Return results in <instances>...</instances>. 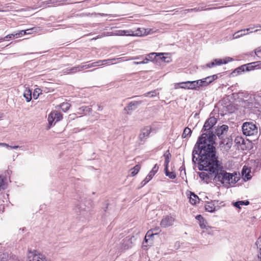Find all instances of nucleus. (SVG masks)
<instances>
[{
  "instance_id": "de8ad7c7",
  "label": "nucleus",
  "mask_w": 261,
  "mask_h": 261,
  "mask_svg": "<svg viewBox=\"0 0 261 261\" xmlns=\"http://www.w3.org/2000/svg\"><path fill=\"white\" fill-rule=\"evenodd\" d=\"M151 179H149L148 178V176H147L146 178L142 181L141 184L142 186H144L145 185L147 182H148Z\"/></svg>"
},
{
  "instance_id": "2f4dec72",
  "label": "nucleus",
  "mask_w": 261,
  "mask_h": 261,
  "mask_svg": "<svg viewBox=\"0 0 261 261\" xmlns=\"http://www.w3.org/2000/svg\"><path fill=\"white\" fill-rule=\"evenodd\" d=\"M140 166L139 165H136L133 168L131 169V175L134 176L136 175L140 169Z\"/></svg>"
},
{
  "instance_id": "f8f14e48",
  "label": "nucleus",
  "mask_w": 261,
  "mask_h": 261,
  "mask_svg": "<svg viewBox=\"0 0 261 261\" xmlns=\"http://www.w3.org/2000/svg\"><path fill=\"white\" fill-rule=\"evenodd\" d=\"M228 129V127L226 125H222L220 127L216 130V134L220 138H223V135L226 133Z\"/></svg>"
},
{
  "instance_id": "9d476101",
  "label": "nucleus",
  "mask_w": 261,
  "mask_h": 261,
  "mask_svg": "<svg viewBox=\"0 0 261 261\" xmlns=\"http://www.w3.org/2000/svg\"><path fill=\"white\" fill-rule=\"evenodd\" d=\"M217 122V120L214 117H210L205 122L202 131L205 132L210 130Z\"/></svg>"
},
{
  "instance_id": "49530a36",
  "label": "nucleus",
  "mask_w": 261,
  "mask_h": 261,
  "mask_svg": "<svg viewBox=\"0 0 261 261\" xmlns=\"http://www.w3.org/2000/svg\"><path fill=\"white\" fill-rule=\"evenodd\" d=\"M255 55L259 58H261V46L255 50Z\"/></svg>"
},
{
  "instance_id": "5fc2aeb1",
  "label": "nucleus",
  "mask_w": 261,
  "mask_h": 261,
  "mask_svg": "<svg viewBox=\"0 0 261 261\" xmlns=\"http://www.w3.org/2000/svg\"><path fill=\"white\" fill-rule=\"evenodd\" d=\"M0 145L4 147H10V145L9 144L5 143H0Z\"/></svg>"
},
{
  "instance_id": "39448f33",
  "label": "nucleus",
  "mask_w": 261,
  "mask_h": 261,
  "mask_svg": "<svg viewBox=\"0 0 261 261\" xmlns=\"http://www.w3.org/2000/svg\"><path fill=\"white\" fill-rule=\"evenodd\" d=\"M260 62V61H257L243 65L237 68L236 70L238 72H241L245 71H249L255 68H259Z\"/></svg>"
},
{
  "instance_id": "37998d69",
  "label": "nucleus",
  "mask_w": 261,
  "mask_h": 261,
  "mask_svg": "<svg viewBox=\"0 0 261 261\" xmlns=\"http://www.w3.org/2000/svg\"><path fill=\"white\" fill-rule=\"evenodd\" d=\"M156 56H158L156 53H152L147 55L145 57H147L148 58L150 59V61H151L154 59Z\"/></svg>"
},
{
  "instance_id": "69168bd1",
  "label": "nucleus",
  "mask_w": 261,
  "mask_h": 261,
  "mask_svg": "<svg viewBox=\"0 0 261 261\" xmlns=\"http://www.w3.org/2000/svg\"><path fill=\"white\" fill-rule=\"evenodd\" d=\"M108 204H107L106 207L104 209L105 211H106L107 208H108Z\"/></svg>"
},
{
  "instance_id": "f704fd0d",
  "label": "nucleus",
  "mask_w": 261,
  "mask_h": 261,
  "mask_svg": "<svg viewBox=\"0 0 261 261\" xmlns=\"http://www.w3.org/2000/svg\"><path fill=\"white\" fill-rule=\"evenodd\" d=\"M231 144V142L228 141L225 144L222 146L221 147L223 151H227L230 148Z\"/></svg>"
},
{
  "instance_id": "20e7f679",
  "label": "nucleus",
  "mask_w": 261,
  "mask_h": 261,
  "mask_svg": "<svg viewBox=\"0 0 261 261\" xmlns=\"http://www.w3.org/2000/svg\"><path fill=\"white\" fill-rule=\"evenodd\" d=\"M28 257L30 261H51L36 250H29Z\"/></svg>"
},
{
  "instance_id": "aec40b11",
  "label": "nucleus",
  "mask_w": 261,
  "mask_h": 261,
  "mask_svg": "<svg viewBox=\"0 0 261 261\" xmlns=\"http://www.w3.org/2000/svg\"><path fill=\"white\" fill-rule=\"evenodd\" d=\"M23 96L27 102H29L32 99V91L30 89H26L23 92Z\"/></svg>"
},
{
  "instance_id": "a18cd8bd",
  "label": "nucleus",
  "mask_w": 261,
  "mask_h": 261,
  "mask_svg": "<svg viewBox=\"0 0 261 261\" xmlns=\"http://www.w3.org/2000/svg\"><path fill=\"white\" fill-rule=\"evenodd\" d=\"M40 89H36L35 90L33 94V96L35 99H37L40 94Z\"/></svg>"
},
{
  "instance_id": "0e129e2a",
  "label": "nucleus",
  "mask_w": 261,
  "mask_h": 261,
  "mask_svg": "<svg viewBox=\"0 0 261 261\" xmlns=\"http://www.w3.org/2000/svg\"><path fill=\"white\" fill-rule=\"evenodd\" d=\"M4 38H0V42L4 41Z\"/></svg>"
},
{
  "instance_id": "1a4fd4ad",
  "label": "nucleus",
  "mask_w": 261,
  "mask_h": 261,
  "mask_svg": "<svg viewBox=\"0 0 261 261\" xmlns=\"http://www.w3.org/2000/svg\"><path fill=\"white\" fill-rule=\"evenodd\" d=\"M151 131V128L150 126H147L143 128L140 132L139 136V139L142 142H144L146 139L149 137V134Z\"/></svg>"
},
{
  "instance_id": "864d4df0",
  "label": "nucleus",
  "mask_w": 261,
  "mask_h": 261,
  "mask_svg": "<svg viewBox=\"0 0 261 261\" xmlns=\"http://www.w3.org/2000/svg\"><path fill=\"white\" fill-rule=\"evenodd\" d=\"M242 140V141H243V140H242V138L241 137H237V138H236L235 139V142L238 143H240V141Z\"/></svg>"
},
{
  "instance_id": "b1692460",
  "label": "nucleus",
  "mask_w": 261,
  "mask_h": 261,
  "mask_svg": "<svg viewBox=\"0 0 261 261\" xmlns=\"http://www.w3.org/2000/svg\"><path fill=\"white\" fill-rule=\"evenodd\" d=\"M101 66V64H100V62H98V61L97 62H93V63H92L90 64L84 65H83V69H88L89 68H91V67H95V66Z\"/></svg>"
},
{
  "instance_id": "0eeeda50",
  "label": "nucleus",
  "mask_w": 261,
  "mask_h": 261,
  "mask_svg": "<svg viewBox=\"0 0 261 261\" xmlns=\"http://www.w3.org/2000/svg\"><path fill=\"white\" fill-rule=\"evenodd\" d=\"M174 221L175 218L171 216H166L162 219L160 225L163 228L169 227L173 225Z\"/></svg>"
},
{
  "instance_id": "412c9836",
  "label": "nucleus",
  "mask_w": 261,
  "mask_h": 261,
  "mask_svg": "<svg viewBox=\"0 0 261 261\" xmlns=\"http://www.w3.org/2000/svg\"><path fill=\"white\" fill-rule=\"evenodd\" d=\"M62 2V0H48L43 2V4L44 6L48 5H60Z\"/></svg>"
},
{
  "instance_id": "58836bf2",
  "label": "nucleus",
  "mask_w": 261,
  "mask_h": 261,
  "mask_svg": "<svg viewBox=\"0 0 261 261\" xmlns=\"http://www.w3.org/2000/svg\"><path fill=\"white\" fill-rule=\"evenodd\" d=\"M143 59L141 62H144V64H146L149 61H150V59L148 58L147 57H145L144 58L143 56H139L136 57L134 58V59L135 60H139V59Z\"/></svg>"
},
{
  "instance_id": "f3484780",
  "label": "nucleus",
  "mask_w": 261,
  "mask_h": 261,
  "mask_svg": "<svg viewBox=\"0 0 261 261\" xmlns=\"http://www.w3.org/2000/svg\"><path fill=\"white\" fill-rule=\"evenodd\" d=\"M164 156L165 157V170H167V167L170 162V159L171 157V154H170L169 150H168L166 151V152L164 154Z\"/></svg>"
},
{
  "instance_id": "338daca9",
  "label": "nucleus",
  "mask_w": 261,
  "mask_h": 261,
  "mask_svg": "<svg viewBox=\"0 0 261 261\" xmlns=\"http://www.w3.org/2000/svg\"><path fill=\"white\" fill-rule=\"evenodd\" d=\"M242 34H249V33H248V32H247V33H245V32H242Z\"/></svg>"
},
{
  "instance_id": "72a5a7b5",
  "label": "nucleus",
  "mask_w": 261,
  "mask_h": 261,
  "mask_svg": "<svg viewBox=\"0 0 261 261\" xmlns=\"http://www.w3.org/2000/svg\"><path fill=\"white\" fill-rule=\"evenodd\" d=\"M115 59H107V60H99L98 62H100L101 65H109V64H113L112 61H115Z\"/></svg>"
},
{
  "instance_id": "09e8293b",
  "label": "nucleus",
  "mask_w": 261,
  "mask_h": 261,
  "mask_svg": "<svg viewBox=\"0 0 261 261\" xmlns=\"http://www.w3.org/2000/svg\"><path fill=\"white\" fill-rule=\"evenodd\" d=\"M14 37H15V35H14V34H9L8 35L6 36L3 38H4V40H5L6 39H8H8H13Z\"/></svg>"
},
{
  "instance_id": "79ce46f5",
  "label": "nucleus",
  "mask_w": 261,
  "mask_h": 261,
  "mask_svg": "<svg viewBox=\"0 0 261 261\" xmlns=\"http://www.w3.org/2000/svg\"><path fill=\"white\" fill-rule=\"evenodd\" d=\"M202 10H203V9L200 8V7H198V8H195L193 9H186L184 11H185V13H186L187 12H193V11L197 12V11H200Z\"/></svg>"
},
{
  "instance_id": "8fccbe9b",
  "label": "nucleus",
  "mask_w": 261,
  "mask_h": 261,
  "mask_svg": "<svg viewBox=\"0 0 261 261\" xmlns=\"http://www.w3.org/2000/svg\"><path fill=\"white\" fill-rule=\"evenodd\" d=\"M164 53H160V54H159V56H162L163 57H161V58L162 60H163L165 62H169V61H168H168H166V58H165V57H164V56H164Z\"/></svg>"
},
{
  "instance_id": "680f3d73",
  "label": "nucleus",
  "mask_w": 261,
  "mask_h": 261,
  "mask_svg": "<svg viewBox=\"0 0 261 261\" xmlns=\"http://www.w3.org/2000/svg\"><path fill=\"white\" fill-rule=\"evenodd\" d=\"M3 117V114L2 113H0V119Z\"/></svg>"
},
{
  "instance_id": "4d7b16f0",
  "label": "nucleus",
  "mask_w": 261,
  "mask_h": 261,
  "mask_svg": "<svg viewBox=\"0 0 261 261\" xmlns=\"http://www.w3.org/2000/svg\"><path fill=\"white\" fill-rule=\"evenodd\" d=\"M134 64H135V65L144 64V62H141V61L134 62Z\"/></svg>"
},
{
  "instance_id": "2eb2a0df",
  "label": "nucleus",
  "mask_w": 261,
  "mask_h": 261,
  "mask_svg": "<svg viewBox=\"0 0 261 261\" xmlns=\"http://www.w3.org/2000/svg\"><path fill=\"white\" fill-rule=\"evenodd\" d=\"M141 103V101H134L129 102L128 106L125 108V110L132 111L137 108V107Z\"/></svg>"
},
{
  "instance_id": "c03bdc74",
  "label": "nucleus",
  "mask_w": 261,
  "mask_h": 261,
  "mask_svg": "<svg viewBox=\"0 0 261 261\" xmlns=\"http://www.w3.org/2000/svg\"><path fill=\"white\" fill-rule=\"evenodd\" d=\"M25 34H26V31L22 30V31H19L18 33L14 34V35H15V38H17L19 37L20 36H22Z\"/></svg>"
},
{
  "instance_id": "bf43d9fd",
  "label": "nucleus",
  "mask_w": 261,
  "mask_h": 261,
  "mask_svg": "<svg viewBox=\"0 0 261 261\" xmlns=\"http://www.w3.org/2000/svg\"><path fill=\"white\" fill-rule=\"evenodd\" d=\"M154 231H155V232H160V228L158 227V228H155L154 230H153Z\"/></svg>"
},
{
  "instance_id": "4468645a",
  "label": "nucleus",
  "mask_w": 261,
  "mask_h": 261,
  "mask_svg": "<svg viewBox=\"0 0 261 261\" xmlns=\"http://www.w3.org/2000/svg\"><path fill=\"white\" fill-rule=\"evenodd\" d=\"M196 219L199 221V225L203 230L207 226L206 221L201 215H197Z\"/></svg>"
},
{
  "instance_id": "6e6d98bb",
  "label": "nucleus",
  "mask_w": 261,
  "mask_h": 261,
  "mask_svg": "<svg viewBox=\"0 0 261 261\" xmlns=\"http://www.w3.org/2000/svg\"><path fill=\"white\" fill-rule=\"evenodd\" d=\"M34 29H35V28H33L32 29H28V30H25L26 31V34H32L31 31L33 30H34Z\"/></svg>"
},
{
  "instance_id": "5701e85b",
  "label": "nucleus",
  "mask_w": 261,
  "mask_h": 261,
  "mask_svg": "<svg viewBox=\"0 0 261 261\" xmlns=\"http://www.w3.org/2000/svg\"><path fill=\"white\" fill-rule=\"evenodd\" d=\"M215 231V228L207 226L202 231V233H207L209 235H213Z\"/></svg>"
},
{
  "instance_id": "bb28decb",
  "label": "nucleus",
  "mask_w": 261,
  "mask_h": 261,
  "mask_svg": "<svg viewBox=\"0 0 261 261\" xmlns=\"http://www.w3.org/2000/svg\"><path fill=\"white\" fill-rule=\"evenodd\" d=\"M83 70V65H79L77 66L73 67L72 68H70L69 70H70V73H75L78 71H80Z\"/></svg>"
},
{
  "instance_id": "a211bd4d",
  "label": "nucleus",
  "mask_w": 261,
  "mask_h": 261,
  "mask_svg": "<svg viewBox=\"0 0 261 261\" xmlns=\"http://www.w3.org/2000/svg\"><path fill=\"white\" fill-rule=\"evenodd\" d=\"M242 174L245 180H248L251 178V176L249 174V170L247 168L245 169V167L242 169Z\"/></svg>"
},
{
  "instance_id": "423d86ee",
  "label": "nucleus",
  "mask_w": 261,
  "mask_h": 261,
  "mask_svg": "<svg viewBox=\"0 0 261 261\" xmlns=\"http://www.w3.org/2000/svg\"><path fill=\"white\" fill-rule=\"evenodd\" d=\"M232 61V59L230 57H226L224 59H216L214 60L211 63H208L206 64V66L208 68H212L215 66H220L222 64H225Z\"/></svg>"
},
{
  "instance_id": "7c9ffc66",
  "label": "nucleus",
  "mask_w": 261,
  "mask_h": 261,
  "mask_svg": "<svg viewBox=\"0 0 261 261\" xmlns=\"http://www.w3.org/2000/svg\"><path fill=\"white\" fill-rule=\"evenodd\" d=\"M198 83V88L200 87H205L208 85L207 82L205 80V78L202 79L201 80H197Z\"/></svg>"
},
{
  "instance_id": "052dcab7",
  "label": "nucleus",
  "mask_w": 261,
  "mask_h": 261,
  "mask_svg": "<svg viewBox=\"0 0 261 261\" xmlns=\"http://www.w3.org/2000/svg\"><path fill=\"white\" fill-rule=\"evenodd\" d=\"M123 241L124 242H129V239H124Z\"/></svg>"
},
{
  "instance_id": "393cba45",
  "label": "nucleus",
  "mask_w": 261,
  "mask_h": 261,
  "mask_svg": "<svg viewBox=\"0 0 261 261\" xmlns=\"http://www.w3.org/2000/svg\"><path fill=\"white\" fill-rule=\"evenodd\" d=\"M249 204V202L247 200L246 201H239L234 203L233 205L236 207L239 208H241V206L242 205H247Z\"/></svg>"
},
{
  "instance_id": "6e6552de",
  "label": "nucleus",
  "mask_w": 261,
  "mask_h": 261,
  "mask_svg": "<svg viewBox=\"0 0 261 261\" xmlns=\"http://www.w3.org/2000/svg\"><path fill=\"white\" fill-rule=\"evenodd\" d=\"M197 84L198 83L197 80L194 81H187L185 82H182L180 83V84L181 85L180 86V88L182 89L195 90L198 88Z\"/></svg>"
},
{
  "instance_id": "ddd939ff",
  "label": "nucleus",
  "mask_w": 261,
  "mask_h": 261,
  "mask_svg": "<svg viewBox=\"0 0 261 261\" xmlns=\"http://www.w3.org/2000/svg\"><path fill=\"white\" fill-rule=\"evenodd\" d=\"M255 245L257 247V257L256 261L261 260V237H259L256 241Z\"/></svg>"
},
{
  "instance_id": "13d9d810",
  "label": "nucleus",
  "mask_w": 261,
  "mask_h": 261,
  "mask_svg": "<svg viewBox=\"0 0 261 261\" xmlns=\"http://www.w3.org/2000/svg\"><path fill=\"white\" fill-rule=\"evenodd\" d=\"M103 109V107L100 105H98V109H97V110L98 111H102Z\"/></svg>"
},
{
  "instance_id": "4be33fe9",
  "label": "nucleus",
  "mask_w": 261,
  "mask_h": 261,
  "mask_svg": "<svg viewBox=\"0 0 261 261\" xmlns=\"http://www.w3.org/2000/svg\"><path fill=\"white\" fill-rule=\"evenodd\" d=\"M189 199L190 202L193 205L195 204L199 200L198 196L192 192H191Z\"/></svg>"
},
{
  "instance_id": "a878e982",
  "label": "nucleus",
  "mask_w": 261,
  "mask_h": 261,
  "mask_svg": "<svg viewBox=\"0 0 261 261\" xmlns=\"http://www.w3.org/2000/svg\"><path fill=\"white\" fill-rule=\"evenodd\" d=\"M54 116H55V115H54V113H50V114L48 115V126L47 129H49L51 127V126H52L53 123L54 122V121H56V119L54 118Z\"/></svg>"
},
{
  "instance_id": "4c0bfd02",
  "label": "nucleus",
  "mask_w": 261,
  "mask_h": 261,
  "mask_svg": "<svg viewBox=\"0 0 261 261\" xmlns=\"http://www.w3.org/2000/svg\"><path fill=\"white\" fill-rule=\"evenodd\" d=\"M156 95V90H153L150 92H147L143 94V96L145 97H153L155 96Z\"/></svg>"
},
{
  "instance_id": "c756f323",
  "label": "nucleus",
  "mask_w": 261,
  "mask_h": 261,
  "mask_svg": "<svg viewBox=\"0 0 261 261\" xmlns=\"http://www.w3.org/2000/svg\"><path fill=\"white\" fill-rule=\"evenodd\" d=\"M52 113H54V115L55 116H54V118L56 119V122H58L63 118L62 114L58 111H55L51 112Z\"/></svg>"
},
{
  "instance_id": "a19ab883",
  "label": "nucleus",
  "mask_w": 261,
  "mask_h": 261,
  "mask_svg": "<svg viewBox=\"0 0 261 261\" xmlns=\"http://www.w3.org/2000/svg\"><path fill=\"white\" fill-rule=\"evenodd\" d=\"M6 186L5 184L4 178L0 176V191L6 189Z\"/></svg>"
},
{
  "instance_id": "774afa93",
  "label": "nucleus",
  "mask_w": 261,
  "mask_h": 261,
  "mask_svg": "<svg viewBox=\"0 0 261 261\" xmlns=\"http://www.w3.org/2000/svg\"><path fill=\"white\" fill-rule=\"evenodd\" d=\"M197 113L195 114V115H194V117H196L197 116Z\"/></svg>"
},
{
  "instance_id": "dca6fc26",
  "label": "nucleus",
  "mask_w": 261,
  "mask_h": 261,
  "mask_svg": "<svg viewBox=\"0 0 261 261\" xmlns=\"http://www.w3.org/2000/svg\"><path fill=\"white\" fill-rule=\"evenodd\" d=\"M252 29V28H247L246 29L241 30L239 31L236 33H234L233 35V39H238L242 36H243L246 34H242V32H246V31H249L250 29Z\"/></svg>"
},
{
  "instance_id": "ea45409f",
  "label": "nucleus",
  "mask_w": 261,
  "mask_h": 261,
  "mask_svg": "<svg viewBox=\"0 0 261 261\" xmlns=\"http://www.w3.org/2000/svg\"><path fill=\"white\" fill-rule=\"evenodd\" d=\"M158 234V232H154V233H153V231H151V230H148L145 236V240L146 241V242L147 241V238H151L152 237L153 235H155V234Z\"/></svg>"
},
{
  "instance_id": "7ed1b4c3",
  "label": "nucleus",
  "mask_w": 261,
  "mask_h": 261,
  "mask_svg": "<svg viewBox=\"0 0 261 261\" xmlns=\"http://www.w3.org/2000/svg\"><path fill=\"white\" fill-rule=\"evenodd\" d=\"M243 134L249 137H252L254 139L258 138V127L255 123L253 122H246L243 123L242 126Z\"/></svg>"
},
{
  "instance_id": "f257e3e1",
  "label": "nucleus",
  "mask_w": 261,
  "mask_h": 261,
  "mask_svg": "<svg viewBox=\"0 0 261 261\" xmlns=\"http://www.w3.org/2000/svg\"><path fill=\"white\" fill-rule=\"evenodd\" d=\"M213 134H202L196 143L192 152V161L198 162V169L203 171L199 174L200 178L208 183L212 179L220 182L225 187L233 186L240 179L239 175L234 172H227L216 156Z\"/></svg>"
},
{
  "instance_id": "603ef678",
  "label": "nucleus",
  "mask_w": 261,
  "mask_h": 261,
  "mask_svg": "<svg viewBox=\"0 0 261 261\" xmlns=\"http://www.w3.org/2000/svg\"><path fill=\"white\" fill-rule=\"evenodd\" d=\"M69 69H70V68H66L64 69L63 70V73L65 74L70 73V70H69Z\"/></svg>"
},
{
  "instance_id": "473e14b6",
  "label": "nucleus",
  "mask_w": 261,
  "mask_h": 261,
  "mask_svg": "<svg viewBox=\"0 0 261 261\" xmlns=\"http://www.w3.org/2000/svg\"><path fill=\"white\" fill-rule=\"evenodd\" d=\"M218 78V76L216 74H214L211 76H208L205 78V80L207 82L209 85L211 83H212L214 81L216 80Z\"/></svg>"
},
{
  "instance_id": "c9c22d12",
  "label": "nucleus",
  "mask_w": 261,
  "mask_h": 261,
  "mask_svg": "<svg viewBox=\"0 0 261 261\" xmlns=\"http://www.w3.org/2000/svg\"><path fill=\"white\" fill-rule=\"evenodd\" d=\"M166 175L168 176L171 179H174L176 177V174L173 172H169L167 170H165Z\"/></svg>"
},
{
  "instance_id": "9b49d317",
  "label": "nucleus",
  "mask_w": 261,
  "mask_h": 261,
  "mask_svg": "<svg viewBox=\"0 0 261 261\" xmlns=\"http://www.w3.org/2000/svg\"><path fill=\"white\" fill-rule=\"evenodd\" d=\"M218 201L214 200L207 202L205 205V210L207 212L213 213L216 210V204H217Z\"/></svg>"
},
{
  "instance_id": "3c124183",
  "label": "nucleus",
  "mask_w": 261,
  "mask_h": 261,
  "mask_svg": "<svg viewBox=\"0 0 261 261\" xmlns=\"http://www.w3.org/2000/svg\"><path fill=\"white\" fill-rule=\"evenodd\" d=\"M10 148L11 149H17V148H21V146H19L18 145H15V146H10Z\"/></svg>"
},
{
  "instance_id": "f03ea898",
  "label": "nucleus",
  "mask_w": 261,
  "mask_h": 261,
  "mask_svg": "<svg viewBox=\"0 0 261 261\" xmlns=\"http://www.w3.org/2000/svg\"><path fill=\"white\" fill-rule=\"evenodd\" d=\"M150 30L145 29L143 28H139L136 30H116L113 32H104L103 36H109L112 35L117 36H142L147 35L149 33Z\"/></svg>"
},
{
  "instance_id": "e2e57ef3",
  "label": "nucleus",
  "mask_w": 261,
  "mask_h": 261,
  "mask_svg": "<svg viewBox=\"0 0 261 261\" xmlns=\"http://www.w3.org/2000/svg\"><path fill=\"white\" fill-rule=\"evenodd\" d=\"M13 259L15 260L14 261H17V259L15 256H14V258H13Z\"/></svg>"
},
{
  "instance_id": "6ab92c4d",
  "label": "nucleus",
  "mask_w": 261,
  "mask_h": 261,
  "mask_svg": "<svg viewBox=\"0 0 261 261\" xmlns=\"http://www.w3.org/2000/svg\"><path fill=\"white\" fill-rule=\"evenodd\" d=\"M159 170V166L155 164L147 175L149 179H151Z\"/></svg>"
},
{
  "instance_id": "c85d7f7f",
  "label": "nucleus",
  "mask_w": 261,
  "mask_h": 261,
  "mask_svg": "<svg viewBox=\"0 0 261 261\" xmlns=\"http://www.w3.org/2000/svg\"><path fill=\"white\" fill-rule=\"evenodd\" d=\"M192 133V130L190 128L187 127L185 128L184 132L182 134V137L183 138H187L188 137H190L191 136V134Z\"/></svg>"
},
{
  "instance_id": "e433bc0d",
  "label": "nucleus",
  "mask_w": 261,
  "mask_h": 261,
  "mask_svg": "<svg viewBox=\"0 0 261 261\" xmlns=\"http://www.w3.org/2000/svg\"><path fill=\"white\" fill-rule=\"evenodd\" d=\"M61 108H62V110L64 112H66L70 108V105L69 103H63L61 105Z\"/></svg>"
},
{
  "instance_id": "cd10ccee",
  "label": "nucleus",
  "mask_w": 261,
  "mask_h": 261,
  "mask_svg": "<svg viewBox=\"0 0 261 261\" xmlns=\"http://www.w3.org/2000/svg\"><path fill=\"white\" fill-rule=\"evenodd\" d=\"M83 70V65H79L77 66L73 67L72 68H70L69 70H70V73H75L78 71H80Z\"/></svg>"
}]
</instances>
